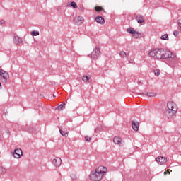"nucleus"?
Returning a JSON list of instances; mask_svg holds the SVG:
<instances>
[{"mask_svg": "<svg viewBox=\"0 0 181 181\" xmlns=\"http://www.w3.org/2000/svg\"><path fill=\"white\" fill-rule=\"evenodd\" d=\"M53 97H54V98H56V95H53Z\"/></svg>", "mask_w": 181, "mask_h": 181, "instance_id": "nucleus-39", "label": "nucleus"}, {"mask_svg": "<svg viewBox=\"0 0 181 181\" xmlns=\"http://www.w3.org/2000/svg\"><path fill=\"white\" fill-rule=\"evenodd\" d=\"M66 108V103H62L57 107L58 111H62Z\"/></svg>", "mask_w": 181, "mask_h": 181, "instance_id": "nucleus-21", "label": "nucleus"}, {"mask_svg": "<svg viewBox=\"0 0 181 181\" xmlns=\"http://www.w3.org/2000/svg\"><path fill=\"white\" fill-rule=\"evenodd\" d=\"M83 22H84V18L83 16H78L74 18V23L77 26H80V25H83Z\"/></svg>", "mask_w": 181, "mask_h": 181, "instance_id": "nucleus-5", "label": "nucleus"}, {"mask_svg": "<svg viewBox=\"0 0 181 181\" xmlns=\"http://www.w3.org/2000/svg\"><path fill=\"white\" fill-rule=\"evenodd\" d=\"M52 163L54 164V166L59 167L60 165H62V158H55L52 160Z\"/></svg>", "mask_w": 181, "mask_h": 181, "instance_id": "nucleus-10", "label": "nucleus"}, {"mask_svg": "<svg viewBox=\"0 0 181 181\" xmlns=\"http://www.w3.org/2000/svg\"><path fill=\"white\" fill-rule=\"evenodd\" d=\"M135 19L139 23H145V18L142 15H136Z\"/></svg>", "mask_w": 181, "mask_h": 181, "instance_id": "nucleus-11", "label": "nucleus"}, {"mask_svg": "<svg viewBox=\"0 0 181 181\" xmlns=\"http://www.w3.org/2000/svg\"><path fill=\"white\" fill-rule=\"evenodd\" d=\"M160 39H162V40H169V35H168V34H164L161 36Z\"/></svg>", "mask_w": 181, "mask_h": 181, "instance_id": "nucleus-23", "label": "nucleus"}, {"mask_svg": "<svg viewBox=\"0 0 181 181\" xmlns=\"http://www.w3.org/2000/svg\"><path fill=\"white\" fill-rule=\"evenodd\" d=\"M167 107L168 110L165 111L164 114L166 118L170 119V118H173V115L177 112V105H176L175 102L170 101L167 103Z\"/></svg>", "mask_w": 181, "mask_h": 181, "instance_id": "nucleus-2", "label": "nucleus"}, {"mask_svg": "<svg viewBox=\"0 0 181 181\" xmlns=\"http://www.w3.org/2000/svg\"><path fill=\"white\" fill-rule=\"evenodd\" d=\"M71 179H73V180H74V179H76V175L72 174V175H71Z\"/></svg>", "mask_w": 181, "mask_h": 181, "instance_id": "nucleus-33", "label": "nucleus"}, {"mask_svg": "<svg viewBox=\"0 0 181 181\" xmlns=\"http://www.w3.org/2000/svg\"><path fill=\"white\" fill-rule=\"evenodd\" d=\"M156 59H162L163 54V49H156Z\"/></svg>", "mask_w": 181, "mask_h": 181, "instance_id": "nucleus-13", "label": "nucleus"}, {"mask_svg": "<svg viewBox=\"0 0 181 181\" xmlns=\"http://www.w3.org/2000/svg\"><path fill=\"white\" fill-rule=\"evenodd\" d=\"M0 173L4 175V173H6V169L4 167H0Z\"/></svg>", "mask_w": 181, "mask_h": 181, "instance_id": "nucleus-27", "label": "nucleus"}, {"mask_svg": "<svg viewBox=\"0 0 181 181\" xmlns=\"http://www.w3.org/2000/svg\"><path fill=\"white\" fill-rule=\"evenodd\" d=\"M137 95H146V97H156V93H153V92H149V93H137Z\"/></svg>", "mask_w": 181, "mask_h": 181, "instance_id": "nucleus-14", "label": "nucleus"}, {"mask_svg": "<svg viewBox=\"0 0 181 181\" xmlns=\"http://www.w3.org/2000/svg\"><path fill=\"white\" fill-rule=\"evenodd\" d=\"M162 59L168 60V64L176 63V58H175V55H173L172 52L169 50H166V49L163 50Z\"/></svg>", "mask_w": 181, "mask_h": 181, "instance_id": "nucleus-3", "label": "nucleus"}, {"mask_svg": "<svg viewBox=\"0 0 181 181\" xmlns=\"http://www.w3.org/2000/svg\"><path fill=\"white\" fill-rule=\"evenodd\" d=\"M13 42L16 45H21L23 41L22 40V38L19 37V36L15 35L13 37Z\"/></svg>", "mask_w": 181, "mask_h": 181, "instance_id": "nucleus-15", "label": "nucleus"}, {"mask_svg": "<svg viewBox=\"0 0 181 181\" xmlns=\"http://www.w3.org/2000/svg\"><path fill=\"white\" fill-rule=\"evenodd\" d=\"M4 23H5V21L0 20V25H4Z\"/></svg>", "mask_w": 181, "mask_h": 181, "instance_id": "nucleus-34", "label": "nucleus"}, {"mask_svg": "<svg viewBox=\"0 0 181 181\" xmlns=\"http://www.w3.org/2000/svg\"><path fill=\"white\" fill-rule=\"evenodd\" d=\"M164 175H168V172L165 171V172H164Z\"/></svg>", "mask_w": 181, "mask_h": 181, "instance_id": "nucleus-37", "label": "nucleus"}, {"mask_svg": "<svg viewBox=\"0 0 181 181\" xmlns=\"http://www.w3.org/2000/svg\"><path fill=\"white\" fill-rule=\"evenodd\" d=\"M150 57H156V49H153L148 53Z\"/></svg>", "mask_w": 181, "mask_h": 181, "instance_id": "nucleus-20", "label": "nucleus"}, {"mask_svg": "<svg viewBox=\"0 0 181 181\" xmlns=\"http://www.w3.org/2000/svg\"><path fill=\"white\" fill-rule=\"evenodd\" d=\"M3 70H4V69H0V74L2 72Z\"/></svg>", "mask_w": 181, "mask_h": 181, "instance_id": "nucleus-38", "label": "nucleus"}, {"mask_svg": "<svg viewBox=\"0 0 181 181\" xmlns=\"http://www.w3.org/2000/svg\"><path fill=\"white\" fill-rule=\"evenodd\" d=\"M82 80L85 83H88V81H90V77H88L87 76H83V78H82Z\"/></svg>", "mask_w": 181, "mask_h": 181, "instance_id": "nucleus-24", "label": "nucleus"}, {"mask_svg": "<svg viewBox=\"0 0 181 181\" xmlns=\"http://www.w3.org/2000/svg\"><path fill=\"white\" fill-rule=\"evenodd\" d=\"M23 131H27V132H29V134H32L34 131V129L32 126H27V127L23 129Z\"/></svg>", "mask_w": 181, "mask_h": 181, "instance_id": "nucleus-17", "label": "nucleus"}, {"mask_svg": "<svg viewBox=\"0 0 181 181\" xmlns=\"http://www.w3.org/2000/svg\"><path fill=\"white\" fill-rule=\"evenodd\" d=\"M132 128L134 131H139V122H135L134 120L132 121Z\"/></svg>", "mask_w": 181, "mask_h": 181, "instance_id": "nucleus-9", "label": "nucleus"}, {"mask_svg": "<svg viewBox=\"0 0 181 181\" xmlns=\"http://www.w3.org/2000/svg\"><path fill=\"white\" fill-rule=\"evenodd\" d=\"M119 56L121 57H127V52L122 51L119 52Z\"/></svg>", "mask_w": 181, "mask_h": 181, "instance_id": "nucleus-28", "label": "nucleus"}, {"mask_svg": "<svg viewBox=\"0 0 181 181\" xmlns=\"http://www.w3.org/2000/svg\"><path fill=\"white\" fill-rule=\"evenodd\" d=\"M143 83H144V81L142 80L138 81L139 84H143Z\"/></svg>", "mask_w": 181, "mask_h": 181, "instance_id": "nucleus-35", "label": "nucleus"}, {"mask_svg": "<svg viewBox=\"0 0 181 181\" xmlns=\"http://www.w3.org/2000/svg\"><path fill=\"white\" fill-rule=\"evenodd\" d=\"M70 6L74 8V9H77L78 6H77V4L74 1H72L70 3Z\"/></svg>", "mask_w": 181, "mask_h": 181, "instance_id": "nucleus-25", "label": "nucleus"}, {"mask_svg": "<svg viewBox=\"0 0 181 181\" xmlns=\"http://www.w3.org/2000/svg\"><path fill=\"white\" fill-rule=\"evenodd\" d=\"M173 35H174V36H178L179 35V31H177V30H175L174 32H173Z\"/></svg>", "mask_w": 181, "mask_h": 181, "instance_id": "nucleus-32", "label": "nucleus"}, {"mask_svg": "<svg viewBox=\"0 0 181 181\" xmlns=\"http://www.w3.org/2000/svg\"><path fill=\"white\" fill-rule=\"evenodd\" d=\"M13 156L16 158V159H19L22 155H23V153L22 152V149L19 148H16L14 151L12 153Z\"/></svg>", "mask_w": 181, "mask_h": 181, "instance_id": "nucleus-6", "label": "nucleus"}, {"mask_svg": "<svg viewBox=\"0 0 181 181\" xmlns=\"http://www.w3.org/2000/svg\"><path fill=\"white\" fill-rule=\"evenodd\" d=\"M31 35H32V36H39V32L33 30L31 32Z\"/></svg>", "mask_w": 181, "mask_h": 181, "instance_id": "nucleus-29", "label": "nucleus"}, {"mask_svg": "<svg viewBox=\"0 0 181 181\" xmlns=\"http://www.w3.org/2000/svg\"><path fill=\"white\" fill-rule=\"evenodd\" d=\"M85 139L86 141H87V142H90V141H91V137H88V136H86Z\"/></svg>", "mask_w": 181, "mask_h": 181, "instance_id": "nucleus-31", "label": "nucleus"}, {"mask_svg": "<svg viewBox=\"0 0 181 181\" xmlns=\"http://www.w3.org/2000/svg\"><path fill=\"white\" fill-rule=\"evenodd\" d=\"M59 132L61 135H62V136H65V137L69 136V132L63 131L62 129H60Z\"/></svg>", "mask_w": 181, "mask_h": 181, "instance_id": "nucleus-22", "label": "nucleus"}, {"mask_svg": "<svg viewBox=\"0 0 181 181\" xmlns=\"http://www.w3.org/2000/svg\"><path fill=\"white\" fill-rule=\"evenodd\" d=\"M95 11L96 12H105V11L104 10V8H103L102 6H98L95 7Z\"/></svg>", "mask_w": 181, "mask_h": 181, "instance_id": "nucleus-18", "label": "nucleus"}, {"mask_svg": "<svg viewBox=\"0 0 181 181\" xmlns=\"http://www.w3.org/2000/svg\"><path fill=\"white\" fill-rule=\"evenodd\" d=\"M1 77H2L1 82L2 83H6L8 78H9V74L5 71H1L0 73Z\"/></svg>", "mask_w": 181, "mask_h": 181, "instance_id": "nucleus-7", "label": "nucleus"}, {"mask_svg": "<svg viewBox=\"0 0 181 181\" xmlns=\"http://www.w3.org/2000/svg\"><path fill=\"white\" fill-rule=\"evenodd\" d=\"M0 87H2V84L1 83V82H0Z\"/></svg>", "mask_w": 181, "mask_h": 181, "instance_id": "nucleus-40", "label": "nucleus"}, {"mask_svg": "<svg viewBox=\"0 0 181 181\" xmlns=\"http://www.w3.org/2000/svg\"><path fill=\"white\" fill-rule=\"evenodd\" d=\"M101 51L100 50V48H95L93 50V52L90 54V57L93 60H97L100 56H101Z\"/></svg>", "mask_w": 181, "mask_h": 181, "instance_id": "nucleus-4", "label": "nucleus"}, {"mask_svg": "<svg viewBox=\"0 0 181 181\" xmlns=\"http://www.w3.org/2000/svg\"><path fill=\"white\" fill-rule=\"evenodd\" d=\"M139 35H141V33L134 31V35L133 34L132 36H133V37H135L136 39H138V37H139Z\"/></svg>", "mask_w": 181, "mask_h": 181, "instance_id": "nucleus-26", "label": "nucleus"}, {"mask_svg": "<svg viewBox=\"0 0 181 181\" xmlns=\"http://www.w3.org/2000/svg\"><path fill=\"white\" fill-rule=\"evenodd\" d=\"M122 141V139H121V138L118 136H115L113 139V142H115V144H117V145H119V146H121V144H122L121 143Z\"/></svg>", "mask_w": 181, "mask_h": 181, "instance_id": "nucleus-16", "label": "nucleus"}, {"mask_svg": "<svg viewBox=\"0 0 181 181\" xmlns=\"http://www.w3.org/2000/svg\"><path fill=\"white\" fill-rule=\"evenodd\" d=\"M107 173V168L103 165L99 166L94 171H92L89 177L93 181H100L103 179L104 174Z\"/></svg>", "mask_w": 181, "mask_h": 181, "instance_id": "nucleus-1", "label": "nucleus"}, {"mask_svg": "<svg viewBox=\"0 0 181 181\" xmlns=\"http://www.w3.org/2000/svg\"><path fill=\"white\" fill-rule=\"evenodd\" d=\"M95 21L97 22V23H100V25H104V23H105V20L104 19V18L100 16H98L95 18Z\"/></svg>", "mask_w": 181, "mask_h": 181, "instance_id": "nucleus-12", "label": "nucleus"}, {"mask_svg": "<svg viewBox=\"0 0 181 181\" xmlns=\"http://www.w3.org/2000/svg\"><path fill=\"white\" fill-rule=\"evenodd\" d=\"M155 76H159L160 74V71L159 69H155L153 71Z\"/></svg>", "mask_w": 181, "mask_h": 181, "instance_id": "nucleus-30", "label": "nucleus"}, {"mask_svg": "<svg viewBox=\"0 0 181 181\" xmlns=\"http://www.w3.org/2000/svg\"><path fill=\"white\" fill-rule=\"evenodd\" d=\"M6 134H8V135H9V131H6Z\"/></svg>", "mask_w": 181, "mask_h": 181, "instance_id": "nucleus-36", "label": "nucleus"}, {"mask_svg": "<svg viewBox=\"0 0 181 181\" xmlns=\"http://www.w3.org/2000/svg\"><path fill=\"white\" fill-rule=\"evenodd\" d=\"M166 158L163 156H158L156 158V161L158 163V165H165L166 163Z\"/></svg>", "mask_w": 181, "mask_h": 181, "instance_id": "nucleus-8", "label": "nucleus"}, {"mask_svg": "<svg viewBox=\"0 0 181 181\" xmlns=\"http://www.w3.org/2000/svg\"><path fill=\"white\" fill-rule=\"evenodd\" d=\"M127 33H129L132 35H135V30L132 28H127Z\"/></svg>", "mask_w": 181, "mask_h": 181, "instance_id": "nucleus-19", "label": "nucleus"}]
</instances>
